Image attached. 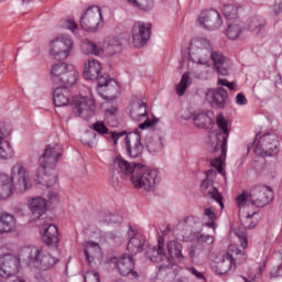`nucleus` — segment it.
<instances>
[{
  "label": "nucleus",
  "instance_id": "f257e3e1",
  "mask_svg": "<svg viewBox=\"0 0 282 282\" xmlns=\"http://www.w3.org/2000/svg\"><path fill=\"white\" fill-rule=\"evenodd\" d=\"M21 261L37 270H50V268H54L58 263V258L39 247H24L20 249L18 257L7 253L0 257V282H3L6 276L19 274Z\"/></svg>",
  "mask_w": 282,
  "mask_h": 282
},
{
  "label": "nucleus",
  "instance_id": "f03ea898",
  "mask_svg": "<svg viewBox=\"0 0 282 282\" xmlns=\"http://www.w3.org/2000/svg\"><path fill=\"white\" fill-rule=\"evenodd\" d=\"M129 175H131L134 188H143L148 193H153L156 184H160L161 181L158 170L149 169L140 163H129L122 158L115 159L110 170L112 186H118Z\"/></svg>",
  "mask_w": 282,
  "mask_h": 282
},
{
  "label": "nucleus",
  "instance_id": "7ed1b4c3",
  "mask_svg": "<svg viewBox=\"0 0 282 282\" xmlns=\"http://www.w3.org/2000/svg\"><path fill=\"white\" fill-rule=\"evenodd\" d=\"M63 153L61 152V145L53 143L46 147L43 155L40 158V169L37 172L36 182L42 184L46 188H52L58 182V173L56 172V164L58 158Z\"/></svg>",
  "mask_w": 282,
  "mask_h": 282
},
{
  "label": "nucleus",
  "instance_id": "20e7f679",
  "mask_svg": "<svg viewBox=\"0 0 282 282\" xmlns=\"http://www.w3.org/2000/svg\"><path fill=\"white\" fill-rule=\"evenodd\" d=\"M216 124L218 131L209 133V149L212 153H220V156L212 161V166L221 173L224 167H221L223 161L221 158L226 155V144H228V135H230V130L228 129V121L223 113H219L216 117Z\"/></svg>",
  "mask_w": 282,
  "mask_h": 282
},
{
  "label": "nucleus",
  "instance_id": "39448f33",
  "mask_svg": "<svg viewBox=\"0 0 282 282\" xmlns=\"http://www.w3.org/2000/svg\"><path fill=\"white\" fill-rule=\"evenodd\" d=\"M2 186L0 188V199H8L12 196L14 188L23 192L30 188L28 171L21 163H17L11 169V177L6 174L0 176Z\"/></svg>",
  "mask_w": 282,
  "mask_h": 282
},
{
  "label": "nucleus",
  "instance_id": "423d86ee",
  "mask_svg": "<svg viewBox=\"0 0 282 282\" xmlns=\"http://www.w3.org/2000/svg\"><path fill=\"white\" fill-rule=\"evenodd\" d=\"M188 52L193 63L209 67L213 52V44H210V41L204 37H196L189 43Z\"/></svg>",
  "mask_w": 282,
  "mask_h": 282
},
{
  "label": "nucleus",
  "instance_id": "0eeeda50",
  "mask_svg": "<svg viewBox=\"0 0 282 282\" xmlns=\"http://www.w3.org/2000/svg\"><path fill=\"white\" fill-rule=\"evenodd\" d=\"M51 77L54 85L72 87L76 85V80H78V73L74 69V66L65 62H59L52 66Z\"/></svg>",
  "mask_w": 282,
  "mask_h": 282
},
{
  "label": "nucleus",
  "instance_id": "6e6552de",
  "mask_svg": "<svg viewBox=\"0 0 282 282\" xmlns=\"http://www.w3.org/2000/svg\"><path fill=\"white\" fill-rule=\"evenodd\" d=\"M74 50V40L69 35L61 34L51 41L50 54L56 61H65Z\"/></svg>",
  "mask_w": 282,
  "mask_h": 282
},
{
  "label": "nucleus",
  "instance_id": "1a4fd4ad",
  "mask_svg": "<svg viewBox=\"0 0 282 282\" xmlns=\"http://www.w3.org/2000/svg\"><path fill=\"white\" fill-rule=\"evenodd\" d=\"M130 116L134 122H142L139 124V129H153L158 122H160V119L153 118L149 119L147 118V104L144 101H137L132 105L130 110Z\"/></svg>",
  "mask_w": 282,
  "mask_h": 282
},
{
  "label": "nucleus",
  "instance_id": "9d476101",
  "mask_svg": "<svg viewBox=\"0 0 282 282\" xmlns=\"http://www.w3.org/2000/svg\"><path fill=\"white\" fill-rule=\"evenodd\" d=\"M120 91V85L116 79H111L107 73H104V76L99 78L97 94L104 100H115L118 93Z\"/></svg>",
  "mask_w": 282,
  "mask_h": 282
},
{
  "label": "nucleus",
  "instance_id": "9b49d317",
  "mask_svg": "<svg viewBox=\"0 0 282 282\" xmlns=\"http://www.w3.org/2000/svg\"><path fill=\"white\" fill-rule=\"evenodd\" d=\"M100 21H102V12L100 11V7L95 6L88 8L82 15L80 25L86 32H96L98 25H100Z\"/></svg>",
  "mask_w": 282,
  "mask_h": 282
},
{
  "label": "nucleus",
  "instance_id": "f8f14e48",
  "mask_svg": "<svg viewBox=\"0 0 282 282\" xmlns=\"http://www.w3.org/2000/svg\"><path fill=\"white\" fill-rule=\"evenodd\" d=\"M254 153L256 155H260V158L276 155L279 153V141L276 137L264 134L259 140V144L256 145Z\"/></svg>",
  "mask_w": 282,
  "mask_h": 282
},
{
  "label": "nucleus",
  "instance_id": "ddd939ff",
  "mask_svg": "<svg viewBox=\"0 0 282 282\" xmlns=\"http://www.w3.org/2000/svg\"><path fill=\"white\" fill-rule=\"evenodd\" d=\"M151 39V23L137 22L132 28V44L140 50Z\"/></svg>",
  "mask_w": 282,
  "mask_h": 282
},
{
  "label": "nucleus",
  "instance_id": "4468645a",
  "mask_svg": "<svg viewBox=\"0 0 282 282\" xmlns=\"http://www.w3.org/2000/svg\"><path fill=\"white\" fill-rule=\"evenodd\" d=\"M75 113L83 120H89L96 113V101L90 97H78L74 100Z\"/></svg>",
  "mask_w": 282,
  "mask_h": 282
},
{
  "label": "nucleus",
  "instance_id": "2eb2a0df",
  "mask_svg": "<svg viewBox=\"0 0 282 282\" xmlns=\"http://www.w3.org/2000/svg\"><path fill=\"white\" fill-rule=\"evenodd\" d=\"M272 199H274V192L268 186H256L251 191V206L264 208V206H268Z\"/></svg>",
  "mask_w": 282,
  "mask_h": 282
},
{
  "label": "nucleus",
  "instance_id": "dca6fc26",
  "mask_svg": "<svg viewBox=\"0 0 282 282\" xmlns=\"http://www.w3.org/2000/svg\"><path fill=\"white\" fill-rule=\"evenodd\" d=\"M198 23L205 30H219L224 24L221 20V14L216 10L203 11L198 17Z\"/></svg>",
  "mask_w": 282,
  "mask_h": 282
},
{
  "label": "nucleus",
  "instance_id": "f3484780",
  "mask_svg": "<svg viewBox=\"0 0 282 282\" xmlns=\"http://www.w3.org/2000/svg\"><path fill=\"white\" fill-rule=\"evenodd\" d=\"M135 260H133V256L123 254L117 260V269L121 276H130V279H138L140 276L134 270Z\"/></svg>",
  "mask_w": 282,
  "mask_h": 282
},
{
  "label": "nucleus",
  "instance_id": "a211bd4d",
  "mask_svg": "<svg viewBox=\"0 0 282 282\" xmlns=\"http://www.w3.org/2000/svg\"><path fill=\"white\" fill-rule=\"evenodd\" d=\"M10 133H12V128H10V124L6 122H1L0 123V158L1 160H8L14 154L12 147H10V142L3 140L4 138H8Z\"/></svg>",
  "mask_w": 282,
  "mask_h": 282
},
{
  "label": "nucleus",
  "instance_id": "6ab92c4d",
  "mask_svg": "<svg viewBox=\"0 0 282 282\" xmlns=\"http://www.w3.org/2000/svg\"><path fill=\"white\" fill-rule=\"evenodd\" d=\"M126 149L130 158H140L142 155L143 147L142 139L138 132L126 133Z\"/></svg>",
  "mask_w": 282,
  "mask_h": 282
},
{
  "label": "nucleus",
  "instance_id": "aec40b11",
  "mask_svg": "<svg viewBox=\"0 0 282 282\" xmlns=\"http://www.w3.org/2000/svg\"><path fill=\"white\" fill-rule=\"evenodd\" d=\"M206 100L210 102L212 107H217V109H224L228 104V90L221 87H218L216 89H209L206 93Z\"/></svg>",
  "mask_w": 282,
  "mask_h": 282
},
{
  "label": "nucleus",
  "instance_id": "412c9836",
  "mask_svg": "<svg viewBox=\"0 0 282 282\" xmlns=\"http://www.w3.org/2000/svg\"><path fill=\"white\" fill-rule=\"evenodd\" d=\"M105 74H102V65L96 58L88 59L84 65V78L86 80H97L100 83V78H102Z\"/></svg>",
  "mask_w": 282,
  "mask_h": 282
},
{
  "label": "nucleus",
  "instance_id": "4be33fe9",
  "mask_svg": "<svg viewBox=\"0 0 282 282\" xmlns=\"http://www.w3.org/2000/svg\"><path fill=\"white\" fill-rule=\"evenodd\" d=\"M128 235L130 237V240L127 245L128 252L131 253L130 257H133V254H138L139 252H142L144 249L145 239L144 236L138 234L133 227H129Z\"/></svg>",
  "mask_w": 282,
  "mask_h": 282
},
{
  "label": "nucleus",
  "instance_id": "5701e85b",
  "mask_svg": "<svg viewBox=\"0 0 282 282\" xmlns=\"http://www.w3.org/2000/svg\"><path fill=\"white\" fill-rule=\"evenodd\" d=\"M207 178H205L202 182V188L206 191L207 195L212 197L215 202H217L221 209H224V196H221V193H219V189H217L215 186H213V183L210 182V175H215V170H209L206 173Z\"/></svg>",
  "mask_w": 282,
  "mask_h": 282
},
{
  "label": "nucleus",
  "instance_id": "b1692460",
  "mask_svg": "<svg viewBox=\"0 0 282 282\" xmlns=\"http://www.w3.org/2000/svg\"><path fill=\"white\" fill-rule=\"evenodd\" d=\"M93 129H94V131L99 133V135H108L107 137L108 142H112L113 144H118L119 138H124V135L127 134V131H121V132L112 131V132H109V128H107V126L102 121L95 122L93 124Z\"/></svg>",
  "mask_w": 282,
  "mask_h": 282
},
{
  "label": "nucleus",
  "instance_id": "393cba45",
  "mask_svg": "<svg viewBox=\"0 0 282 282\" xmlns=\"http://www.w3.org/2000/svg\"><path fill=\"white\" fill-rule=\"evenodd\" d=\"M29 208L33 215V219H41L47 212V202L43 197H35L29 202Z\"/></svg>",
  "mask_w": 282,
  "mask_h": 282
},
{
  "label": "nucleus",
  "instance_id": "a878e982",
  "mask_svg": "<svg viewBox=\"0 0 282 282\" xmlns=\"http://www.w3.org/2000/svg\"><path fill=\"white\" fill-rule=\"evenodd\" d=\"M145 254L150 261L154 263H160V261H164L166 259V251H164V240L159 239V243L156 247H149L145 251Z\"/></svg>",
  "mask_w": 282,
  "mask_h": 282
},
{
  "label": "nucleus",
  "instance_id": "bb28decb",
  "mask_svg": "<svg viewBox=\"0 0 282 282\" xmlns=\"http://www.w3.org/2000/svg\"><path fill=\"white\" fill-rule=\"evenodd\" d=\"M67 87L69 86H59L55 88L53 93L55 107H67L69 105V98H72V94H69Z\"/></svg>",
  "mask_w": 282,
  "mask_h": 282
},
{
  "label": "nucleus",
  "instance_id": "cd10ccee",
  "mask_svg": "<svg viewBox=\"0 0 282 282\" xmlns=\"http://www.w3.org/2000/svg\"><path fill=\"white\" fill-rule=\"evenodd\" d=\"M43 241L46 246L51 248H58V227L56 225L50 224L47 228L44 229Z\"/></svg>",
  "mask_w": 282,
  "mask_h": 282
},
{
  "label": "nucleus",
  "instance_id": "c85d7f7f",
  "mask_svg": "<svg viewBox=\"0 0 282 282\" xmlns=\"http://www.w3.org/2000/svg\"><path fill=\"white\" fill-rule=\"evenodd\" d=\"M232 265H235V259L230 253H226L223 256L221 260L217 262L215 267H213V270L219 275L228 274V272L232 270Z\"/></svg>",
  "mask_w": 282,
  "mask_h": 282
},
{
  "label": "nucleus",
  "instance_id": "c756f323",
  "mask_svg": "<svg viewBox=\"0 0 282 282\" xmlns=\"http://www.w3.org/2000/svg\"><path fill=\"white\" fill-rule=\"evenodd\" d=\"M14 230H17V218L7 213L0 215V235L14 232Z\"/></svg>",
  "mask_w": 282,
  "mask_h": 282
},
{
  "label": "nucleus",
  "instance_id": "7c9ffc66",
  "mask_svg": "<svg viewBox=\"0 0 282 282\" xmlns=\"http://www.w3.org/2000/svg\"><path fill=\"white\" fill-rule=\"evenodd\" d=\"M210 61L214 62V66L220 76H228V64L226 63L227 58L224 56V54H221V52L212 51Z\"/></svg>",
  "mask_w": 282,
  "mask_h": 282
},
{
  "label": "nucleus",
  "instance_id": "2f4dec72",
  "mask_svg": "<svg viewBox=\"0 0 282 282\" xmlns=\"http://www.w3.org/2000/svg\"><path fill=\"white\" fill-rule=\"evenodd\" d=\"M192 120L194 121V124L197 127V129H208L210 124H213L210 112L206 111L193 113Z\"/></svg>",
  "mask_w": 282,
  "mask_h": 282
},
{
  "label": "nucleus",
  "instance_id": "473e14b6",
  "mask_svg": "<svg viewBox=\"0 0 282 282\" xmlns=\"http://www.w3.org/2000/svg\"><path fill=\"white\" fill-rule=\"evenodd\" d=\"M265 25H268V22L265 19L256 15L252 17L248 22V30L252 32V34H261V32H264Z\"/></svg>",
  "mask_w": 282,
  "mask_h": 282
},
{
  "label": "nucleus",
  "instance_id": "72a5a7b5",
  "mask_svg": "<svg viewBox=\"0 0 282 282\" xmlns=\"http://www.w3.org/2000/svg\"><path fill=\"white\" fill-rule=\"evenodd\" d=\"M122 52V42L119 37H110L108 40V45L106 46V54L108 56H116V54H120Z\"/></svg>",
  "mask_w": 282,
  "mask_h": 282
},
{
  "label": "nucleus",
  "instance_id": "f704fd0d",
  "mask_svg": "<svg viewBox=\"0 0 282 282\" xmlns=\"http://www.w3.org/2000/svg\"><path fill=\"white\" fill-rule=\"evenodd\" d=\"M181 226H185V228L191 230V232H199V230H202V224L199 223V218L196 216L185 217L181 223Z\"/></svg>",
  "mask_w": 282,
  "mask_h": 282
},
{
  "label": "nucleus",
  "instance_id": "c9c22d12",
  "mask_svg": "<svg viewBox=\"0 0 282 282\" xmlns=\"http://www.w3.org/2000/svg\"><path fill=\"white\" fill-rule=\"evenodd\" d=\"M167 252L171 259H177L178 261L184 259V256L182 254V243L175 240L167 242Z\"/></svg>",
  "mask_w": 282,
  "mask_h": 282
},
{
  "label": "nucleus",
  "instance_id": "e433bc0d",
  "mask_svg": "<svg viewBox=\"0 0 282 282\" xmlns=\"http://www.w3.org/2000/svg\"><path fill=\"white\" fill-rule=\"evenodd\" d=\"M223 14L227 21H235L239 17V7L224 2Z\"/></svg>",
  "mask_w": 282,
  "mask_h": 282
},
{
  "label": "nucleus",
  "instance_id": "4c0bfd02",
  "mask_svg": "<svg viewBox=\"0 0 282 282\" xmlns=\"http://www.w3.org/2000/svg\"><path fill=\"white\" fill-rule=\"evenodd\" d=\"M84 252L88 263H91L96 259V254H100V246L97 242H88Z\"/></svg>",
  "mask_w": 282,
  "mask_h": 282
},
{
  "label": "nucleus",
  "instance_id": "58836bf2",
  "mask_svg": "<svg viewBox=\"0 0 282 282\" xmlns=\"http://www.w3.org/2000/svg\"><path fill=\"white\" fill-rule=\"evenodd\" d=\"M147 149L151 153H158L159 151H162V137L154 135L152 138L147 139Z\"/></svg>",
  "mask_w": 282,
  "mask_h": 282
},
{
  "label": "nucleus",
  "instance_id": "ea45409f",
  "mask_svg": "<svg viewBox=\"0 0 282 282\" xmlns=\"http://www.w3.org/2000/svg\"><path fill=\"white\" fill-rule=\"evenodd\" d=\"M188 85H191V73H184L181 82L175 87L177 96H184L186 89H188Z\"/></svg>",
  "mask_w": 282,
  "mask_h": 282
},
{
  "label": "nucleus",
  "instance_id": "a19ab883",
  "mask_svg": "<svg viewBox=\"0 0 282 282\" xmlns=\"http://www.w3.org/2000/svg\"><path fill=\"white\" fill-rule=\"evenodd\" d=\"M84 54H90L91 56H100L102 54V47L97 46L96 43L86 41L82 46Z\"/></svg>",
  "mask_w": 282,
  "mask_h": 282
},
{
  "label": "nucleus",
  "instance_id": "79ce46f5",
  "mask_svg": "<svg viewBox=\"0 0 282 282\" xmlns=\"http://www.w3.org/2000/svg\"><path fill=\"white\" fill-rule=\"evenodd\" d=\"M241 34V22L239 21H234L232 23L228 24L227 28V36L231 41H235L239 39Z\"/></svg>",
  "mask_w": 282,
  "mask_h": 282
},
{
  "label": "nucleus",
  "instance_id": "37998d69",
  "mask_svg": "<svg viewBox=\"0 0 282 282\" xmlns=\"http://www.w3.org/2000/svg\"><path fill=\"white\" fill-rule=\"evenodd\" d=\"M132 8L149 12L153 8V0H126Z\"/></svg>",
  "mask_w": 282,
  "mask_h": 282
},
{
  "label": "nucleus",
  "instance_id": "c03bdc74",
  "mask_svg": "<svg viewBox=\"0 0 282 282\" xmlns=\"http://www.w3.org/2000/svg\"><path fill=\"white\" fill-rule=\"evenodd\" d=\"M236 204L240 210L246 208V206L252 205V192L250 194L247 191H243L237 198Z\"/></svg>",
  "mask_w": 282,
  "mask_h": 282
},
{
  "label": "nucleus",
  "instance_id": "a18cd8bd",
  "mask_svg": "<svg viewBox=\"0 0 282 282\" xmlns=\"http://www.w3.org/2000/svg\"><path fill=\"white\" fill-rule=\"evenodd\" d=\"M217 216L215 212L210 208H206L203 214V226H207V228H213L215 230V220Z\"/></svg>",
  "mask_w": 282,
  "mask_h": 282
},
{
  "label": "nucleus",
  "instance_id": "49530a36",
  "mask_svg": "<svg viewBox=\"0 0 282 282\" xmlns=\"http://www.w3.org/2000/svg\"><path fill=\"white\" fill-rule=\"evenodd\" d=\"M254 215H257V212L252 214H248L247 216H242V218H240L242 226L245 228H249V229L257 228L259 220L254 219Z\"/></svg>",
  "mask_w": 282,
  "mask_h": 282
},
{
  "label": "nucleus",
  "instance_id": "de8ad7c7",
  "mask_svg": "<svg viewBox=\"0 0 282 282\" xmlns=\"http://www.w3.org/2000/svg\"><path fill=\"white\" fill-rule=\"evenodd\" d=\"M44 202H46V206H58V202H61L58 192L56 189H48Z\"/></svg>",
  "mask_w": 282,
  "mask_h": 282
},
{
  "label": "nucleus",
  "instance_id": "09e8293b",
  "mask_svg": "<svg viewBox=\"0 0 282 282\" xmlns=\"http://www.w3.org/2000/svg\"><path fill=\"white\" fill-rule=\"evenodd\" d=\"M116 113H118V107H116V106H112L111 108L106 110V116H107V119H108V124L110 127H116V123H111V120L116 119Z\"/></svg>",
  "mask_w": 282,
  "mask_h": 282
},
{
  "label": "nucleus",
  "instance_id": "8fccbe9b",
  "mask_svg": "<svg viewBox=\"0 0 282 282\" xmlns=\"http://www.w3.org/2000/svg\"><path fill=\"white\" fill-rule=\"evenodd\" d=\"M84 282H100V274L96 271H88L84 276Z\"/></svg>",
  "mask_w": 282,
  "mask_h": 282
},
{
  "label": "nucleus",
  "instance_id": "3c124183",
  "mask_svg": "<svg viewBox=\"0 0 282 282\" xmlns=\"http://www.w3.org/2000/svg\"><path fill=\"white\" fill-rule=\"evenodd\" d=\"M104 221L108 226H113V224H122V217H120L118 215H108V216H106Z\"/></svg>",
  "mask_w": 282,
  "mask_h": 282
},
{
  "label": "nucleus",
  "instance_id": "603ef678",
  "mask_svg": "<svg viewBox=\"0 0 282 282\" xmlns=\"http://www.w3.org/2000/svg\"><path fill=\"white\" fill-rule=\"evenodd\" d=\"M230 251L232 253H235L236 257H238V258H236V259H238V261H240V262L246 261V252H242L241 249L237 248V246H231Z\"/></svg>",
  "mask_w": 282,
  "mask_h": 282
},
{
  "label": "nucleus",
  "instance_id": "864d4df0",
  "mask_svg": "<svg viewBox=\"0 0 282 282\" xmlns=\"http://www.w3.org/2000/svg\"><path fill=\"white\" fill-rule=\"evenodd\" d=\"M198 243H206L207 246H213V243H215V238L210 235H200L198 237Z\"/></svg>",
  "mask_w": 282,
  "mask_h": 282
},
{
  "label": "nucleus",
  "instance_id": "5fc2aeb1",
  "mask_svg": "<svg viewBox=\"0 0 282 282\" xmlns=\"http://www.w3.org/2000/svg\"><path fill=\"white\" fill-rule=\"evenodd\" d=\"M107 237L110 241H115L116 243H120V241H122V232L120 231H111Z\"/></svg>",
  "mask_w": 282,
  "mask_h": 282
},
{
  "label": "nucleus",
  "instance_id": "6e6d98bb",
  "mask_svg": "<svg viewBox=\"0 0 282 282\" xmlns=\"http://www.w3.org/2000/svg\"><path fill=\"white\" fill-rule=\"evenodd\" d=\"M64 30H70V32H74L78 30V25H76V22L74 20L68 19L63 22Z\"/></svg>",
  "mask_w": 282,
  "mask_h": 282
},
{
  "label": "nucleus",
  "instance_id": "4d7b16f0",
  "mask_svg": "<svg viewBox=\"0 0 282 282\" xmlns=\"http://www.w3.org/2000/svg\"><path fill=\"white\" fill-rule=\"evenodd\" d=\"M236 235L240 240V246L245 249L248 248V237L246 236V232L236 230Z\"/></svg>",
  "mask_w": 282,
  "mask_h": 282
},
{
  "label": "nucleus",
  "instance_id": "13d9d810",
  "mask_svg": "<svg viewBox=\"0 0 282 282\" xmlns=\"http://www.w3.org/2000/svg\"><path fill=\"white\" fill-rule=\"evenodd\" d=\"M236 105H248V99L246 98V95H243V93H240L236 96Z\"/></svg>",
  "mask_w": 282,
  "mask_h": 282
},
{
  "label": "nucleus",
  "instance_id": "bf43d9fd",
  "mask_svg": "<svg viewBox=\"0 0 282 282\" xmlns=\"http://www.w3.org/2000/svg\"><path fill=\"white\" fill-rule=\"evenodd\" d=\"M189 271L194 274V276H196V279H203L204 280V273L197 271V269L192 268Z\"/></svg>",
  "mask_w": 282,
  "mask_h": 282
},
{
  "label": "nucleus",
  "instance_id": "052dcab7",
  "mask_svg": "<svg viewBox=\"0 0 282 282\" xmlns=\"http://www.w3.org/2000/svg\"><path fill=\"white\" fill-rule=\"evenodd\" d=\"M273 10H274L275 14H279L282 11V4L275 3L273 7Z\"/></svg>",
  "mask_w": 282,
  "mask_h": 282
},
{
  "label": "nucleus",
  "instance_id": "680f3d73",
  "mask_svg": "<svg viewBox=\"0 0 282 282\" xmlns=\"http://www.w3.org/2000/svg\"><path fill=\"white\" fill-rule=\"evenodd\" d=\"M228 89H230L231 91H235V89H237V85L232 82H227V86Z\"/></svg>",
  "mask_w": 282,
  "mask_h": 282
},
{
  "label": "nucleus",
  "instance_id": "e2e57ef3",
  "mask_svg": "<svg viewBox=\"0 0 282 282\" xmlns=\"http://www.w3.org/2000/svg\"><path fill=\"white\" fill-rule=\"evenodd\" d=\"M218 85L226 87L228 85V79H218Z\"/></svg>",
  "mask_w": 282,
  "mask_h": 282
},
{
  "label": "nucleus",
  "instance_id": "0e129e2a",
  "mask_svg": "<svg viewBox=\"0 0 282 282\" xmlns=\"http://www.w3.org/2000/svg\"><path fill=\"white\" fill-rule=\"evenodd\" d=\"M40 282H52V278L51 276H46V279L41 280Z\"/></svg>",
  "mask_w": 282,
  "mask_h": 282
},
{
  "label": "nucleus",
  "instance_id": "69168bd1",
  "mask_svg": "<svg viewBox=\"0 0 282 282\" xmlns=\"http://www.w3.org/2000/svg\"><path fill=\"white\" fill-rule=\"evenodd\" d=\"M20 1H21L22 6H24V3H30V1H32V0H20Z\"/></svg>",
  "mask_w": 282,
  "mask_h": 282
},
{
  "label": "nucleus",
  "instance_id": "338daca9",
  "mask_svg": "<svg viewBox=\"0 0 282 282\" xmlns=\"http://www.w3.org/2000/svg\"><path fill=\"white\" fill-rule=\"evenodd\" d=\"M96 135H97L96 133H91L90 138H96Z\"/></svg>",
  "mask_w": 282,
  "mask_h": 282
},
{
  "label": "nucleus",
  "instance_id": "774afa93",
  "mask_svg": "<svg viewBox=\"0 0 282 282\" xmlns=\"http://www.w3.org/2000/svg\"><path fill=\"white\" fill-rule=\"evenodd\" d=\"M86 144H88V147H91V144H94V143H91V142H88V143H86Z\"/></svg>",
  "mask_w": 282,
  "mask_h": 282
}]
</instances>
